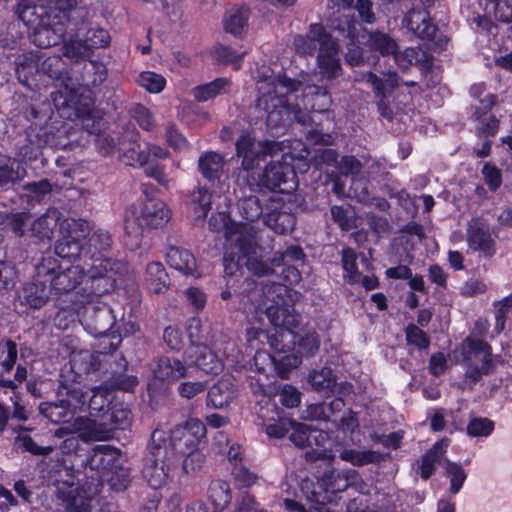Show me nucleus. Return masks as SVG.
Instances as JSON below:
<instances>
[{
    "label": "nucleus",
    "instance_id": "nucleus-56",
    "mask_svg": "<svg viewBox=\"0 0 512 512\" xmlns=\"http://www.w3.org/2000/svg\"><path fill=\"white\" fill-rule=\"evenodd\" d=\"M356 259V253L351 248L343 249L342 267L344 270V279L351 284L359 283L361 279V273L357 269Z\"/></svg>",
    "mask_w": 512,
    "mask_h": 512
},
{
    "label": "nucleus",
    "instance_id": "nucleus-30",
    "mask_svg": "<svg viewBox=\"0 0 512 512\" xmlns=\"http://www.w3.org/2000/svg\"><path fill=\"white\" fill-rule=\"evenodd\" d=\"M448 446L449 441L442 439L436 442L433 447L423 455L420 464V476L422 479L427 480L431 477L435 471L436 464L445 465V460L447 459L444 456Z\"/></svg>",
    "mask_w": 512,
    "mask_h": 512
},
{
    "label": "nucleus",
    "instance_id": "nucleus-8",
    "mask_svg": "<svg viewBox=\"0 0 512 512\" xmlns=\"http://www.w3.org/2000/svg\"><path fill=\"white\" fill-rule=\"evenodd\" d=\"M84 266L83 290L87 297L102 296L112 291L117 281L115 275L127 270L125 263L107 258H96L91 263L84 260Z\"/></svg>",
    "mask_w": 512,
    "mask_h": 512
},
{
    "label": "nucleus",
    "instance_id": "nucleus-39",
    "mask_svg": "<svg viewBox=\"0 0 512 512\" xmlns=\"http://www.w3.org/2000/svg\"><path fill=\"white\" fill-rule=\"evenodd\" d=\"M168 281V275L160 262H151L147 265L145 282L152 293H164L168 288Z\"/></svg>",
    "mask_w": 512,
    "mask_h": 512
},
{
    "label": "nucleus",
    "instance_id": "nucleus-54",
    "mask_svg": "<svg viewBox=\"0 0 512 512\" xmlns=\"http://www.w3.org/2000/svg\"><path fill=\"white\" fill-rule=\"evenodd\" d=\"M43 57L33 52L25 53L16 60V73L19 79L22 77L27 81L28 77L39 72V61Z\"/></svg>",
    "mask_w": 512,
    "mask_h": 512
},
{
    "label": "nucleus",
    "instance_id": "nucleus-11",
    "mask_svg": "<svg viewBox=\"0 0 512 512\" xmlns=\"http://www.w3.org/2000/svg\"><path fill=\"white\" fill-rule=\"evenodd\" d=\"M338 168L342 175L351 176V185L349 190L346 191L339 177L334 182L333 191L340 196L347 195L359 202H367L369 200L368 174L363 171L360 161L353 156H344L341 158Z\"/></svg>",
    "mask_w": 512,
    "mask_h": 512
},
{
    "label": "nucleus",
    "instance_id": "nucleus-61",
    "mask_svg": "<svg viewBox=\"0 0 512 512\" xmlns=\"http://www.w3.org/2000/svg\"><path fill=\"white\" fill-rule=\"evenodd\" d=\"M213 55L218 62L231 64L234 69H239L240 62L244 57L245 52H237L230 47L219 44L214 47Z\"/></svg>",
    "mask_w": 512,
    "mask_h": 512
},
{
    "label": "nucleus",
    "instance_id": "nucleus-6",
    "mask_svg": "<svg viewBox=\"0 0 512 512\" xmlns=\"http://www.w3.org/2000/svg\"><path fill=\"white\" fill-rule=\"evenodd\" d=\"M274 353L257 351L254 356V364L257 368V377H251V387L255 394L270 396L274 388L268 383V372L276 371L281 378H287L291 369L297 368L301 360L297 355H284L273 349Z\"/></svg>",
    "mask_w": 512,
    "mask_h": 512
},
{
    "label": "nucleus",
    "instance_id": "nucleus-2",
    "mask_svg": "<svg viewBox=\"0 0 512 512\" xmlns=\"http://www.w3.org/2000/svg\"><path fill=\"white\" fill-rule=\"evenodd\" d=\"M22 0L17 13L23 23L33 29L32 41L40 48H48L63 38L70 20L69 11L76 0Z\"/></svg>",
    "mask_w": 512,
    "mask_h": 512
},
{
    "label": "nucleus",
    "instance_id": "nucleus-3",
    "mask_svg": "<svg viewBox=\"0 0 512 512\" xmlns=\"http://www.w3.org/2000/svg\"><path fill=\"white\" fill-rule=\"evenodd\" d=\"M209 228L215 232H223L226 238L224 255L226 274L235 275L244 265L254 274L268 273L269 268L257 259L256 246L247 227L232 222L225 212H218L209 219Z\"/></svg>",
    "mask_w": 512,
    "mask_h": 512
},
{
    "label": "nucleus",
    "instance_id": "nucleus-20",
    "mask_svg": "<svg viewBox=\"0 0 512 512\" xmlns=\"http://www.w3.org/2000/svg\"><path fill=\"white\" fill-rule=\"evenodd\" d=\"M295 342H279L276 336H269V345L272 349L278 352H283L284 355H297L302 361V357H309L316 353L319 348L320 341L314 331H304L303 333H296Z\"/></svg>",
    "mask_w": 512,
    "mask_h": 512
},
{
    "label": "nucleus",
    "instance_id": "nucleus-16",
    "mask_svg": "<svg viewBox=\"0 0 512 512\" xmlns=\"http://www.w3.org/2000/svg\"><path fill=\"white\" fill-rule=\"evenodd\" d=\"M206 439V426L197 418H190L184 424L171 430L170 447L175 451L199 449Z\"/></svg>",
    "mask_w": 512,
    "mask_h": 512
},
{
    "label": "nucleus",
    "instance_id": "nucleus-24",
    "mask_svg": "<svg viewBox=\"0 0 512 512\" xmlns=\"http://www.w3.org/2000/svg\"><path fill=\"white\" fill-rule=\"evenodd\" d=\"M467 242L471 249L487 255L493 253V239L488 225L481 219H472L467 229Z\"/></svg>",
    "mask_w": 512,
    "mask_h": 512
},
{
    "label": "nucleus",
    "instance_id": "nucleus-23",
    "mask_svg": "<svg viewBox=\"0 0 512 512\" xmlns=\"http://www.w3.org/2000/svg\"><path fill=\"white\" fill-rule=\"evenodd\" d=\"M236 397L235 381L230 376L222 377L208 391L206 405L213 409L226 408Z\"/></svg>",
    "mask_w": 512,
    "mask_h": 512
},
{
    "label": "nucleus",
    "instance_id": "nucleus-18",
    "mask_svg": "<svg viewBox=\"0 0 512 512\" xmlns=\"http://www.w3.org/2000/svg\"><path fill=\"white\" fill-rule=\"evenodd\" d=\"M116 317L110 306L105 303L93 304L90 301L85 306L83 315V326L85 330L95 336H106L115 325Z\"/></svg>",
    "mask_w": 512,
    "mask_h": 512
},
{
    "label": "nucleus",
    "instance_id": "nucleus-14",
    "mask_svg": "<svg viewBox=\"0 0 512 512\" xmlns=\"http://www.w3.org/2000/svg\"><path fill=\"white\" fill-rule=\"evenodd\" d=\"M237 155L242 157V167L251 170L259 165L266 156L277 157L280 145L268 141H256L249 134H243L236 142Z\"/></svg>",
    "mask_w": 512,
    "mask_h": 512
},
{
    "label": "nucleus",
    "instance_id": "nucleus-26",
    "mask_svg": "<svg viewBox=\"0 0 512 512\" xmlns=\"http://www.w3.org/2000/svg\"><path fill=\"white\" fill-rule=\"evenodd\" d=\"M322 486L326 493L335 494L346 490L349 486H356L363 492V483L356 470H347L343 473L330 472L322 480Z\"/></svg>",
    "mask_w": 512,
    "mask_h": 512
},
{
    "label": "nucleus",
    "instance_id": "nucleus-48",
    "mask_svg": "<svg viewBox=\"0 0 512 512\" xmlns=\"http://www.w3.org/2000/svg\"><path fill=\"white\" fill-rule=\"evenodd\" d=\"M27 172L25 167L16 160L8 159L0 164V186L15 183L22 180Z\"/></svg>",
    "mask_w": 512,
    "mask_h": 512
},
{
    "label": "nucleus",
    "instance_id": "nucleus-33",
    "mask_svg": "<svg viewBox=\"0 0 512 512\" xmlns=\"http://www.w3.org/2000/svg\"><path fill=\"white\" fill-rule=\"evenodd\" d=\"M43 277H38L36 274V278L32 283L27 284L22 294L20 295V299L23 303L29 305L31 308H41L45 305L49 298V292L46 287V281L41 280Z\"/></svg>",
    "mask_w": 512,
    "mask_h": 512
},
{
    "label": "nucleus",
    "instance_id": "nucleus-52",
    "mask_svg": "<svg viewBox=\"0 0 512 512\" xmlns=\"http://www.w3.org/2000/svg\"><path fill=\"white\" fill-rule=\"evenodd\" d=\"M146 224L140 213V207H130L125 215L124 229L128 236L139 238L144 231Z\"/></svg>",
    "mask_w": 512,
    "mask_h": 512
},
{
    "label": "nucleus",
    "instance_id": "nucleus-62",
    "mask_svg": "<svg viewBox=\"0 0 512 512\" xmlns=\"http://www.w3.org/2000/svg\"><path fill=\"white\" fill-rule=\"evenodd\" d=\"M494 422L488 418H472L466 427V432L470 437H488L494 431Z\"/></svg>",
    "mask_w": 512,
    "mask_h": 512
},
{
    "label": "nucleus",
    "instance_id": "nucleus-59",
    "mask_svg": "<svg viewBox=\"0 0 512 512\" xmlns=\"http://www.w3.org/2000/svg\"><path fill=\"white\" fill-rule=\"evenodd\" d=\"M23 432L19 433L15 439V445L18 448H23L25 451H28L34 455H49L54 451V446H39L37 445L33 439L25 433L27 429L21 428Z\"/></svg>",
    "mask_w": 512,
    "mask_h": 512
},
{
    "label": "nucleus",
    "instance_id": "nucleus-34",
    "mask_svg": "<svg viewBox=\"0 0 512 512\" xmlns=\"http://www.w3.org/2000/svg\"><path fill=\"white\" fill-rule=\"evenodd\" d=\"M87 396L79 383L62 384L58 390V397L62 398L72 414L84 409Z\"/></svg>",
    "mask_w": 512,
    "mask_h": 512
},
{
    "label": "nucleus",
    "instance_id": "nucleus-9",
    "mask_svg": "<svg viewBox=\"0 0 512 512\" xmlns=\"http://www.w3.org/2000/svg\"><path fill=\"white\" fill-rule=\"evenodd\" d=\"M81 261L82 265L79 263L63 267L59 266L54 258H44L36 267L37 275L49 282L51 290L56 293L69 292L75 289L84 277V260Z\"/></svg>",
    "mask_w": 512,
    "mask_h": 512
},
{
    "label": "nucleus",
    "instance_id": "nucleus-38",
    "mask_svg": "<svg viewBox=\"0 0 512 512\" xmlns=\"http://www.w3.org/2000/svg\"><path fill=\"white\" fill-rule=\"evenodd\" d=\"M166 260L171 268L180 271L184 275L194 274L196 261L189 251L171 247L166 254Z\"/></svg>",
    "mask_w": 512,
    "mask_h": 512
},
{
    "label": "nucleus",
    "instance_id": "nucleus-55",
    "mask_svg": "<svg viewBox=\"0 0 512 512\" xmlns=\"http://www.w3.org/2000/svg\"><path fill=\"white\" fill-rule=\"evenodd\" d=\"M394 59L398 66L407 68L410 65H417L427 60L426 52L419 47H410L398 52L396 50Z\"/></svg>",
    "mask_w": 512,
    "mask_h": 512
},
{
    "label": "nucleus",
    "instance_id": "nucleus-22",
    "mask_svg": "<svg viewBox=\"0 0 512 512\" xmlns=\"http://www.w3.org/2000/svg\"><path fill=\"white\" fill-rule=\"evenodd\" d=\"M187 359V351L184 354L183 360L176 357L160 358L153 370L155 378L170 383L190 376L192 365L189 361H186Z\"/></svg>",
    "mask_w": 512,
    "mask_h": 512
},
{
    "label": "nucleus",
    "instance_id": "nucleus-60",
    "mask_svg": "<svg viewBox=\"0 0 512 512\" xmlns=\"http://www.w3.org/2000/svg\"><path fill=\"white\" fill-rule=\"evenodd\" d=\"M137 83L150 93H159L164 89L166 80L161 74L144 71L138 76Z\"/></svg>",
    "mask_w": 512,
    "mask_h": 512
},
{
    "label": "nucleus",
    "instance_id": "nucleus-1",
    "mask_svg": "<svg viewBox=\"0 0 512 512\" xmlns=\"http://www.w3.org/2000/svg\"><path fill=\"white\" fill-rule=\"evenodd\" d=\"M300 86L299 82L280 74L265 76L258 83L257 105L266 112L269 125L277 127L292 118L302 121L299 115L302 110L322 112L331 105L326 86L306 85L301 89V98Z\"/></svg>",
    "mask_w": 512,
    "mask_h": 512
},
{
    "label": "nucleus",
    "instance_id": "nucleus-7",
    "mask_svg": "<svg viewBox=\"0 0 512 512\" xmlns=\"http://www.w3.org/2000/svg\"><path fill=\"white\" fill-rule=\"evenodd\" d=\"M352 0H341L337 10V16L331 19V28L340 35L349 39L346 44L345 60L351 66H359L364 62L361 44L365 40L361 38L363 29L355 20L354 10L351 7Z\"/></svg>",
    "mask_w": 512,
    "mask_h": 512
},
{
    "label": "nucleus",
    "instance_id": "nucleus-45",
    "mask_svg": "<svg viewBox=\"0 0 512 512\" xmlns=\"http://www.w3.org/2000/svg\"><path fill=\"white\" fill-rule=\"evenodd\" d=\"M102 414L105 418V421H107L109 426L112 428V437L114 436L115 430L126 429L130 426L132 421L130 410L121 406L115 405Z\"/></svg>",
    "mask_w": 512,
    "mask_h": 512
},
{
    "label": "nucleus",
    "instance_id": "nucleus-12",
    "mask_svg": "<svg viewBox=\"0 0 512 512\" xmlns=\"http://www.w3.org/2000/svg\"><path fill=\"white\" fill-rule=\"evenodd\" d=\"M200 328V320L192 318L188 322V335L191 340V346L187 349V356L190 364L197 366L207 374L217 375L224 368L223 359L218 357L208 346L204 344H195L198 338V330Z\"/></svg>",
    "mask_w": 512,
    "mask_h": 512
},
{
    "label": "nucleus",
    "instance_id": "nucleus-29",
    "mask_svg": "<svg viewBox=\"0 0 512 512\" xmlns=\"http://www.w3.org/2000/svg\"><path fill=\"white\" fill-rule=\"evenodd\" d=\"M140 213L147 227H163L170 220V210L160 200H148L140 207Z\"/></svg>",
    "mask_w": 512,
    "mask_h": 512
},
{
    "label": "nucleus",
    "instance_id": "nucleus-15",
    "mask_svg": "<svg viewBox=\"0 0 512 512\" xmlns=\"http://www.w3.org/2000/svg\"><path fill=\"white\" fill-rule=\"evenodd\" d=\"M123 457L121 451L111 445H96L90 454L88 464L91 469L102 473L120 472L122 478L119 488H125L128 483V472L122 468Z\"/></svg>",
    "mask_w": 512,
    "mask_h": 512
},
{
    "label": "nucleus",
    "instance_id": "nucleus-28",
    "mask_svg": "<svg viewBox=\"0 0 512 512\" xmlns=\"http://www.w3.org/2000/svg\"><path fill=\"white\" fill-rule=\"evenodd\" d=\"M329 36L330 34L326 32L322 25L312 24L307 35L294 37L293 46L298 54L310 55L316 50L317 46L321 48L322 38H329Z\"/></svg>",
    "mask_w": 512,
    "mask_h": 512
},
{
    "label": "nucleus",
    "instance_id": "nucleus-58",
    "mask_svg": "<svg viewBox=\"0 0 512 512\" xmlns=\"http://www.w3.org/2000/svg\"><path fill=\"white\" fill-rule=\"evenodd\" d=\"M237 206L242 217L248 221H255L262 214L259 199L254 195L240 199Z\"/></svg>",
    "mask_w": 512,
    "mask_h": 512
},
{
    "label": "nucleus",
    "instance_id": "nucleus-19",
    "mask_svg": "<svg viewBox=\"0 0 512 512\" xmlns=\"http://www.w3.org/2000/svg\"><path fill=\"white\" fill-rule=\"evenodd\" d=\"M321 48H318L316 66L321 79L331 82L343 73L339 46L330 35L322 38Z\"/></svg>",
    "mask_w": 512,
    "mask_h": 512
},
{
    "label": "nucleus",
    "instance_id": "nucleus-43",
    "mask_svg": "<svg viewBox=\"0 0 512 512\" xmlns=\"http://www.w3.org/2000/svg\"><path fill=\"white\" fill-rule=\"evenodd\" d=\"M264 222L276 233L286 234L294 228L295 217L287 211L277 210L275 208L273 211L265 215Z\"/></svg>",
    "mask_w": 512,
    "mask_h": 512
},
{
    "label": "nucleus",
    "instance_id": "nucleus-13",
    "mask_svg": "<svg viewBox=\"0 0 512 512\" xmlns=\"http://www.w3.org/2000/svg\"><path fill=\"white\" fill-rule=\"evenodd\" d=\"M465 359L469 362L466 378L473 383L483 374H489L493 368L490 346L480 339L467 338L465 341Z\"/></svg>",
    "mask_w": 512,
    "mask_h": 512
},
{
    "label": "nucleus",
    "instance_id": "nucleus-4",
    "mask_svg": "<svg viewBox=\"0 0 512 512\" xmlns=\"http://www.w3.org/2000/svg\"><path fill=\"white\" fill-rule=\"evenodd\" d=\"M59 225L61 238L56 242L55 253L63 259L94 262L96 258H103L97 254L112 244L109 232L100 228L95 229L86 241L89 224L85 220L64 219Z\"/></svg>",
    "mask_w": 512,
    "mask_h": 512
},
{
    "label": "nucleus",
    "instance_id": "nucleus-50",
    "mask_svg": "<svg viewBox=\"0 0 512 512\" xmlns=\"http://www.w3.org/2000/svg\"><path fill=\"white\" fill-rule=\"evenodd\" d=\"M40 413L49 419L52 423H59L65 421L72 415L69 408L66 406L61 397L58 402H45L39 405Z\"/></svg>",
    "mask_w": 512,
    "mask_h": 512
},
{
    "label": "nucleus",
    "instance_id": "nucleus-31",
    "mask_svg": "<svg viewBox=\"0 0 512 512\" xmlns=\"http://www.w3.org/2000/svg\"><path fill=\"white\" fill-rule=\"evenodd\" d=\"M355 81L365 82L373 88L377 98H386L387 94L396 89L399 85V78L396 73L389 72L384 78H379L375 74L362 73L355 77Z\"/></svg>",
    "mask_w": 512,
    "mask_h": 512
},
{
    "label": "nucleus",
    "instance_id": "nucleus-49",
    "mask_svg": "<svg viewBox=\"0 0 512 512\" xmlns=\"http://www.w3.org/2000/svg\"><path fill=\"white\" fill-rule=\"evenodd\" d=\"M444 469L446 477L449 479L450 483L449 492L452 495L458 494L466 481V471L460 464L451 462L448 459L445 460Z\"/></svg>",
    "mask_w": 512,
    "mask_h": 512
},
{
    "label": "nucleus",
    "instance_id": "nucleus-32",
    "mask_svg": "<svg viewBox=\"0 0 512 512\" xmlns=\"http://www.w3.org/2000/svg\"><path fill=\"white\" fill-rule=\"evenodd\" d=\"M344 406V401L341 398H335L330 403L312 404L302 412L301 418L304 420L333 421L336 423V419L332 418L337 412H340Z\"/></svg>",
    "mask_w": 512,
    "mask_h": 512
},
{
    "label": "nucleus",
    "instance_id": "nucleus-44",
    "mask_svg": "<svg viewBox=\"0 0 512 512\" xmlns=\"http://www.w3.org/2000/svg\"><path fill=\"white\" fill-rule=\"evenodd\" d=\"M58 221V212L56 210L48 211L33 222L32 231L40 239H51Z\"/></svg>",
    "mask_w": 512,
    "mask_h": 512
},
{
    "label": "nucleus",
    "instance_id": "nucleus-21",
    "mask_svg": "<svg viewBox=\"0 0 512 512\" xmlns=\"http://www.w3.org/2000/svg\"><path fill=\"white\" fill-rule=\"evenodd\" d=\"M71 427H73V432H76L84 442L112 439V428L105 421L102 413L97 415L90 413L89 417H78L73 421Z\"/></svg>",
    "mask_w": 512,
    "mask_h": 512
},
{
    "label": "nucleus",
    "instance_id": "nucleus-27",
    "mask_svg": "<svg viewBox=\"0 0 512 512\" xmlns=\"http://www.w3.org/2000/svg\"><path fill=\"white\" fill-rule=\"evenodd\" d=\"M251 10L246 4L233 6L224 18V30L236 37H242L248 29Z\"/></svg>",
    "mask_w": 512,
    "mask_h": 512
},
{
    "label": "nucleus",
    "instance_id": "nucleus-46",
    "mask_svg": "<svg viewBox=\"0 0 512 512\" xmlns=\"http://www.w3.org/2000/svg\"><path fill=\"white\" fill-rule=\"evenodd\" d=\"M190 207L196 218L206 217L211 209V194L206 188L198 187L191 193Z\"/></svg>",
    "mask_w": 512,
    "mask_h": 512
},
{
    "label": "nucleus",
    "instance_id": "nucleus-51",
    "mask_svg": "<svg viewBox=\"0 0 512 512\" xmlns=\"http://www.w3.org/2000/svg\"><path fill=\"white\" fill-rule=\"evenodd\" d=\"M67 502L66 512H94L93 503L95 500L85 497L78 488H70Z\"/></svg>",
    "mask_w": 512,
    "mask_h": 512
},
{
    "label": "nucleus",
    "instance_id": "nucleus-57",
    "mask_svg": "<svg viewBox=\"0 0 512 512\" xmlns=\"http://www.w3.org/2000/svg\"><path fill=\"white\" fill-rule=\"evenodd\" d=\"M75 434L77 433L73 432V427H71V429L67 427H60L54 431V438L63 439L61 444L58 446L63 454H72L78 450L80 438L79 435L75 436Z\"/></svg>",
    "mask_w": 512,
    "mask_h": 512
},
{
    "label": "nucleus",
    "instance_id": "nucleus-42",
    "mask_svg": "<svg viewBox=\"0 0 512 512\" xmlns=\"http://www.w3.org/2000/svg\"><path fill=\"white\" fill-rule=\"evenodd\" d=\"M230 81L227 78H217L214 81L195 87L192 90L194 99L198 102H205L230 89Z\"/></svg>",
    "mask_w": 512,
    "mask_h": 512
},
{
    "label": "nucleus",
    "instance_id": "nucleus-17",
    "mask_svg": "<svg viewBox=\"0 0 512 512\" xmlns=\"http://www.w3.org/2000/svg\"><path fill=\"white\" fill-rule=\"evenodd\" d=\"M265 314L273 326V330L267 331L268 342L269 336H276L279 342H295L294 328L298 320L289 307L271 305L266 308Z\"/></svg>",
    "mask_w": 512,
    "mask_h": 512
},
{
    "label": "nucleus",
    "instance_id": "nucleus-37",
    "mask_svg": "<svg viewBox=\"0 0 512 512\" xmlns=\"http://www.w3.org/2000/svg\"><path fill=\"white\" fill-rule=\"evenodd\" d=\"M361 38L365 40V45L369 47L371 51L379 52L383 56L390 54L394 56L398 48L396 41L383 32L366 33L363 29Z\"/></svg>",
    "mask_w": 512,
    "mask_h": 512
},
{
    "label": "nucleus",
    "instance_id": "nucleus-47",
    "mask_svg": "<svg viewBox=\"0 0 512 512\" xmlns=\"http://www.w3.org/2000/svg\"><path fill=\"white\" fill-rule=\"evenodd\" d=\"M183 458L182 460V469L183 472L188 475H196L198 474L205 464V456L199 449H191V450H180L177 451Z\"/></svg>",
    "mask_w": 512,
    "mask_h": 512
},
{
    "label": "nucleus",
    "instance_id": "nucleus-10",
    "mask_svg": "<svg viewBox=\"0 0 512 512\" xmlns=\"http://www.w3.org/2000/svg\"><path fill=\"white\" fill-rule=\"evenodd\" d=\"M294 159L295 156L280 148V151H277V157L272 158L266 165L260 183L269 190H278L281 193L293 192L297 187L292 164Z\"/></svg>",
    "mask_w": 512,
    "mask_h": 512
},
{
    "label": "nucleus",
    "instance_id": "nucleus-5",
    "mask_svg": "<svg viewBox=\"0 0 512 512\" xmlns=\"http://www.w3.org/2000/svg\"><path fill=\"white\" fill-rule=\"evenodd\" d=\"M174 458V450L164 437V433L155 430L142 471L143 477L152 488H160L169 482L175 466Z\"/></svg>",
    "mask_w": 512,
    "mask_h": 512
},
{
    "label": "nucleus",
    "instance_id": "nucleus-53",
    "mask_svg": "<svg viewBox=\"0 0 512 512\" xmlns=\"http://www.w3.org/2000/svg\"><path fill=\"white\" fill-rule=\"evenodd\" d=\"M209 497L216 510H223L232 499L229 484L223 481L213 482L209 488Z\"/></svg>",
    "mask_w": 512,
    "mask_h": 512
},
{
    "label": "nucleus",
    "instance_id": "nucleus-35",
    "mask_svg": "<svg viewBox=\"0 0 512 512\" xmlns=\"http://www.w3.org/2000/svg\"><path fill=\"white\" fill-rule=\"evenodd\" d=\"M274 415H277V407L275 404L268 403L265 408H261L259 418L262 419L269 437L282 438L290 431L289 420L275 421Z\"/></svg>",
    "mask_w": 512,
    "mask_h": 512
},
{
    "label": "nucleus",
    "instance_id": "nucleus-64",
    "mask_svg": "<svg viewBox=\"0 0 512 512\" xmlns=\"http://www.w3.org/2000/svg\"><path fill=\"white\" fill-rule=\"evenodd\" d=\"M474 116L477 121L478 133L481 136L488 137L495 135L498 130V120L494 116L486 112L479 113L478 111L474 113Z\"/></svg>",
    "mask_w": 512,
    "mask_h": 512
},
{
    "label": "nucleus",
    "instance_id": "nucleus-63",
    "mask_svg": "<svg viewBox=\"0 0 512 512\" xmlns=\"http://www.w3.org/2000/svg\"><path fill=\"white\" fill-rule=\"evenodd\" d=\"M331 215L343 230H349L355 225L354 211L349 205L332 206Z\"/></svg>",
    "mask_w": 512,
    "mask_h": 512
},
{
    "label": "nucleus",
    "instance_id": "nucleus-25",
    "mask_svg": "<svg viewBox=\"0 0 512 512\" xmlns=\"http://www.w3.org/2000/svg\"><path fill=\"white\" fill-rule=\"evenodd\" d=\"M403 24L422 39H432L436 34V26L431 22L426 10L409 11L403 19Z\"/></svg>",
    "mask_w": 512,
    "mask_h": 512
},
{
    "label": "nucleus",
    "instance_id": "nucleus-36",
    "mask_svg": "<svg viewBox=\"0 0 512 512\" xmlns=\"http://www.w3.org/2000/svg\"><path fill=\"white\" fill-rule=\"evenodd\" d=\"M225 165L224 157L214 151L203 153L198 160L201 174L208 181H215L220 178Z\"/></svg>",
    "mask_w": 512,
    "mask_h": 512
},
{
    "label": "nucleus",
    "instance_id": "nucleus-41",
    "mask_svg": "<svg viewBox=\"0 0 512 512\" xmlns=\"http://www.w3.org/2000/svg\"><path fill=\"white\" fill-rule=\"evenodd\" d=\"M71 369L77 375L88 374L99 368L98 356L88 350L73 351L70 357Z\"/></svg>",
    "mask_w": 512,
    "mask_h": 512
},
{
    "label": "nucleus",
    "instance_id": "nucleus-40",
    "mask_svg": "<svg viewBox=\"0 0 512 512\" xmlns=\"http://www.w3.org/2000/svg\"><path fill=\"white\" fill-rule=\"evenodd\" d=\"M308 382L314 390L326 395L333 393L337 386L336 377L329 367L312 370L308 374Z\"/></svg>",
    "mask_w": 512,
    "mask_h": 512
}]
</instances>
